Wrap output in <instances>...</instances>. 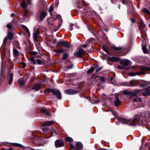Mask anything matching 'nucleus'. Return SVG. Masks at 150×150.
Instances as JSON below:
<instances>
[{
  "instance_id": "f257e3e1",
  "label": "nucleus",
  "mask_w": 150,
  "mask_h": 150,
  "mask_svg": "<svg viewBox=\"0 0 150 150\" xmlns=\"http://www.w3.org/2000/svg\"><path fill=\"white\" fill-rule=\"evenodd\" d=\"M46 90L49 92H52L53 94L55 95L58 99H61L62 98L61 93L59 90L51 89H47Z\"/></svg>"
},
{
  "instance_id": "f03ea898",
  "label": "nucleus",
  "mask_w": 150,
  "mask_h": 150,
  "mask_svg": "<svg viewBox=\"0 0 150 150\" xmlns=\"http://www.w3.org/2000/svg\"><path fill=\"white\" fill-rule=\"evenodd\" d=\"M140 91V90H138L137 89L135 90L134 91L131 95L130 96V99L132 100H133V101L134 102H141V99L136 96L137 94Z\"/></svg>"
},
{
  "instance_id": "7ed1b4c3",
  "label": "nucleus",
  "mask_w": 150,
  "mask_h": 150,
  "mask_svg": "<svg viewBox=\"0 0 150 150\" xmlns=\"http://www.w3.org/2000/svg\"><path fill=\"white\" fill-rule=\"evenodd\" d=\"M137 119L136 117H134L133 119H130L128 120H124V121L122 122V123L123 124H128L131 125H134V122Z\"/></svg>"
},
{
  "instance_id": "20e7f679",
  "label": "nucleus",
  "mask_w": 150,
  "mask_h": 150,
  "mask_svg": "<svg viewBox=\"0 0 150 150\" xmlns=\"http://www.w3.org/2000/svg\"><path fill=\"white\" fill-rule=\"evenodd\" d=\"M61 45L65 47L68 48L71 47V45L67 42H66L64 40L59 41L57 43V45Z\"/></svg>"
},
{
  "instance_id": "39448f33",
  "label": "nucleus",
  "mask_w": 150,
  "mask_h": 150,
  "mask_svg": "<svg viewBox=\"0 0 150 150\" xmlns=\"http://www.w3.org/2000/svg\"><path fill=\"white\" fill-rule=\"evenodd\" d=\"M85 53V51L83 49L80 48L79 51L74 53V54L77 57H81L82 55Z\"/></svg>"
},
{
  "instance_id": "423d86ee",
  "label": "nucleus",
  "mask_w": 150,
  "mask_h": 150,
  "mask_svg": "<svg viewBox=\"0 0 150 150\" xmlns=\"http://www.w3.org/2000/svg\"><path fill=\"white\" fill-rule=\"evenodd\" d=\"M65 93L69 95H73L77 93L76 91L72 89H69L64 91Z\"/></svg>"
},
{
  "instance_id": "0eeeda50",
  "label": "nucleus",
  "mask_w": 150,
  "mask_h": 150,
  "mask_svg": "<svg viewBox=\"0 0 150 150\" xmlns=\"http://www.w3.org/2000/svg\"><path fill=\"white\" fill-rule=\"evenodd\" d=\"M55 144L56 147H60L63 146L64 143L62 141L57 140L55 142Z\"/></svg>"
},
{
  "instance_id": "6e6552de",
  "label": "nucleus",
  "mask_w": 150,
  "mask_h": 150,
  "mask_svg": "<svg viewBox=\"0 0 150 150\" xmlns=\"http://www.w3.org/2000/svg\"><path fill=\"white\" fill-rule=\"evenodd\" d=\"M120 64L124 66H127L130 63V61L127 59H123L120 62Z\"/></svg>"
},
{
  "instance_id": "1a4fd4ad",
  "label": "nucleus",
  "mask_w": 150,
  "mask_h": 150,
  "mask_svg": "<svg viewBox=\"0 0 150 150\" xmlns=\"http://www.w3.org/2000/svg\"><path fill=\"white\" fill-rule=\"evenodd\" d=\"M40 32L39 29H37L36 31H35L33 33V38L34 41H37V38L39 37Z\"/></svg>"
},
{
  "instance_id": "9d476101",
  "label": "nucleus",
  "mask_w": 150,
  "mask_h": 150,
  "mask_svg": "<svg viewBox=\"0 0 150 150\" xmlns=\"http://www.w3.org/2000/svg\"><path fill=\"white\" fill-rule=\"evenodd\" d=\"M145 90L146 91L142 93V95L144 96L150 95V92L149 91L150 90V87H148L147 88H146Z\"/></svg>"
},
{
  "instance_id": "9b49d317",
  "label": "nucleus",
  "mask_w": 150,
  "mask_h": 150,
  "mask_svg": "<svg viewBox=\"0 0 150 150\" xmlns=\"http://www.w3.org/2000/svg\"><path fill=\"white\" fill-rule=\"evenodd\" d=\"M47 15V13L44 11H42L40 13V21H42L45 18Z\"/></svg>"
},
{
  "instance_id": "f8f14e48",
  "label": "nucleus",
  "mask_w": 150,
  "mask_h": 150,
  "mask_svg": "<svg viewBox=\"0 0 150 150\" xmlns=\"http://www.w3.org/2000/svg\"><path fill=\"white\" fill-rule=\"evenodd\" d=\"M120 103V101L117 98V96H116L115 99L114 100V105L115 106H118L119 105Z\"/></svg>"
},
{
  "instance_id": "ddd939ff",
  "label": "nucleus",
  "mask_w": 150,
  "mask_h": 150,
  "mask_svg": "<svg viewBox=\"0 0 150 150\" xmlns=\"http://www.w3.org/2000/svg\"><path fill=\"white\" fill-rule=\"evenodd\" d=\"M13 55L14 57H18L20 55V53L18 50L15 48L13 50Z\"/></svg>"
},
{
  "instance_id": "4468645a",
  "label": "nucleus",
  "mask_w": 150,
  "mask_h": 150,
  "mask_svg": "<svg viewBox=\"0 0 150 150\" xmlns=\"http://www.w3.org/2000/svg\"><path fill=\"white\" fill-rule=\"evenodd\" d=\"M54 122V121H47L45 122L44 123H43L42 125V126H49L52 125Z\"/></svg>"
},
{
  "instance_id": "2eb2a0df",
  "label": "nucleus",
  "mask_w": 150,
  "mask_h": 150,
  "mask_svg": "<svg viewBox=\"0 0 150 150\" xmlns=\"http://www.w3.org/2000/svg\"><path fill=\"white\" fill-rule=\"evenodd\" d=\"M40 83H38L35 84V86L32 88V89H35L36 91H38L40 89Z\"/></svg>"
},
{
  "instance_id": "dca6fc26",
  "label": "nucleus",
  "mask_w": 150,
  "mask_h": 150,
  "mask_svg": "<svg viewBox=\"0 0 150 150\" xmlns=\"http://www.w3.org/2000/svg\"><path fill=\"white\" fill-rule=\"evenodd\" d=\"M80 10L83 13H86L87 12H88L89 11V9L87 8L86 7H84L83 8H80Z\"/></svg>"
},
{
  "instance_id": "f3484780",
  "label": "nucleus",
  "mask_w": 150,
  "mask_h": 150,
  "mask_svg": "<svg viewBox=\"0 0 150 150\" xmlns=\"http://www.w3.org/2000/svg\"><path fill=\"white\" fill-rule=\"evenodd\" d=\"M75 147L77 149H79L82 148L83 145L81 142H77L76 143Z\"/></svg>"
},
{
  "instance_id": "a211bd4d",
  "label": "nucleus",
  "mask_w": 150,
  "mask_h": 150,
  "mask_svg": "<svg viewBox=\"0 0 150 150\" xmlns=\"http://www.w3.org/2000/svg\"><path fill=\"white\" fill-rule=\"evenodd\" d=\"M120 59L118 57H112L110 58V60L114 62H117L119 61Z\"/></svg>"
},
{
  "instance_id": "6ab92c4d",
  "label": "nucleus",
  "mask_w": 150,
  "mask_h": 150,
  "mask_svg": "<svg viewBox=\"0 0 150 150\" xmlns=\"http://www.w3.org/2000/svg\"><path fill=\"white\" fill-rule=\"evenodd\" d=\"M41 112L42 113H44L46 115H50V114L47 110L45 109H42L41 110Z\"/></svg>"
},
{
  "instance_id": "aec40b11",
  "label": "nucleus",
  "mask_w": 150,
  "mask_h": 150,
  "mask_svg": "<svg viewBox=\"0 0 150 150\" xmlns=\"http://www.w3.org/2000/svg\"><path fill=\"white\" fill-rule=\"evenodd\" d=\"M113 49L115 50L116 51H120V50H124V48L122 47H113Z\"/></svg>"
},
{
  "instance_id": "412c9836",
  "label": "nucleus",
  "mask_w": 150,
  "mask_h": 150,
  "mask_svg": "<svg viewBox=\"0 0 150 150\" xmlns=\"http://www.w3.org/2000/svg\"><path fill=\"white\" fill-rule=\"evenodd\" d=\"M64 50L60 48L58 50H57L54 51V52L57 54H60L63 52Z\"/></svg>"
},
{
  "instance_id": "4be33fe9",
  "label": "nucleus",
  "mask_w": 150,
  "mask_h": 150,
  "mask_svg": "<svg viewBox=\"0 0 150 150\" xmlns=\"http://www.w3.org/2000/svg\"><path fill=\"white\" fill-rule=\"evenodd\" d=\"M21 6L23 8H25L27 7V4L24 1H23L21 4Z\"/></svg>"
},
{
  "instance_id": "5701e85b",
  "label": "nucleus",
  "mask_w": 150,
  "mask_h": 150,
  "mask_svg": "<svg viewBox=\"0 0 150 150\" xmlns=\"http://www.w3.org/2000/svg\"><path fill=\"white\" fill-rule=\"evenodd\" d=\"M123 93L124 94V95H130L131 94V95L132 94V93H132V92L128 91H123Z\"/></svg>"
},
{
  "instance_id": "b1692460",
  "label": "nucleus",
  "mask_w": 150,
  "mask_h": 150,
  "mask_svg": "<svg viewBox=\"0 0 150 150\" xmlns=\"http://www.w3.org/2000/svg\"><path fill=\"white\" fill-rule=\"evenodd\" d=\"M129 74L131 76H134L136 75H139L140 74V73L138 72H131Z\"/></svg>"
},
{
  "instance_id": "393cba45",
  "label": "nucleus",
  "mask_w": 150,
  "mask_h": 150,
  "mask_svg": "<svg viewBox=\"0 0 150 150\" xmlns=\"http://www.w3.org/2000/svg\"><path fill=\"white\" fill-rule=\"evenodd\" d=\"M94 67H92L90 69H88L87 71V74H90L92 73L94 71Z\"/></svg>"
},
{
  "instance_id": "a878e982",
  "label": "nucleus",
  "mask_w": 150,
  "mask_h": 150,
  "mask_svg": "<svg viewBox=\"0 0 150 150\" xmlns=\"http://www.w3.org/2000/svg\"><path fill=\"white\" fill-rule=\"evenodd\" d=\"M142 10V11L143 12H144L147 14H148L149 15H150V11L146 8H143Z\"/></svg>"
},
{
  "instance_id": "bb28decb",
  "label": "nucleus",
  "mask_w": 150,
  "mask_h": 150,
  "mask_svg": "<svg viewBox=\"0 0 150 150\" xmlns=\"http://www.w3.org/2000/svg\"><path fill=\"white\" fill-rule=\"evenodd\" d=\"M13 38V35L11 32H9L8 34V39L11 40Z\"/></svg>"
},
{
  "instance_id": "cd10ccee",
  "label": "nucleus",
  "mask_w": 150,
  "mask_h": 150,
  "mask_svg": "<svg viewBox=\"0 0 150 150\" xmlns=\"http://www.w3.org/2000/svg\"><path fill=\"white\" fill-rule=\"evenodd\" d=\"M87 49L88 51L89 52H91L93 50V48L92 46L91 45H88Z\"/></svg>"
},
{
  "instance_id": "c85d7f7f",
  "label": "nucleus",
  "mask_w": 150,
  "mask_h": 150,
  "mask_svg": "<svg viewBox=\"0 0 150 150\" xmlns=\"http://www.w3.org/2000/svg\"><path fill=\"white\" fill-rule=\"evenodd\" d=\"M18 81L20 86L23 85L25 83V81L23 80H19Z\"/></svg>"
},
{
  "instance_id": "c756f323",
  "label": "nucleus",
  "mask_w": 150,
  "mask_h": 150,
  "mask_svg": "<svg viewBox=\"0 0 150 150\" xmlns=\"http://www.w3.org/2000/svg\"><path fill=\"white\" fill-rule=\"evenodd\" d=\"M65 140L66 141L69 142H71L73 141V139L69 137H68L65 138Z\"/></svg>"
},
{
  "instance_id": "7c9ffc66",
  "label": "nucleus",
  "mask_w": 150,
  "mask_h": 150,
  "mask_svg": "<svg viewBox=\"0 0 150 150\" xmlns=\"http://www.w3.org/2000/svg\"><path fill=\"white\" fill-rule=\"evenodd\" d=\"M68 54L67 53H65L64 54L62 59L63 60L65 59L68 57Z\"/></svg>"
},
{
  "instance_id": "2f4dec72",
  "label": "nucleus",
  "mask_w": 150,
  "mask_h": 150,
  "mask_svg": "<svg viewBox=\"0 0 150 150\" xmlns=\"http://www.w3.org/2000/svg\"><path fill=\"white\" fill-rule=\"evenodd\" d=\"M53 10V6L52 5H51L49 8L48 11L50 13H52V12Z\"/></svg>"
},
{
  "instance_id": "473e14b6",
  "label": "nucleus",
  "mask_w": 150,
  "mask_h": 150,
  "mask_svg": "<svg viewBox=\"0 0 150 150\" xmlns=\"http://www.w3.org/2000/svg\"><path fill=\"white\" fill-rule=\"evenodd\" d=\"M142 49L143 51V52L144 53H146L147 52V50L146 48V46H142Z\"/></svg>"
},
{
  "instance_id": "72a5a7b5",
  "label": "nucleus",
  "mask_w": 150,
  "mask_h": 150,
  "mask_svg": "<svg viewBox=\"0 0 150 150\" xmlns=\"http://www.w3.org/2000/svg\"><path fill=\"white\" fill-rule=\"evenodd\" d=\"M30 60L31 62H33V64H36V61L34 60L33 57H32L30 58Z\"/></svg>"
},
{
  "instance_id": "f704fd0d",
  "label": "nucleus",
  "mask_w": 150,
  "mask_h": 150,
  "mask_svg": "<svg viewBox=\"0 0 150 150\" xmlns=\"http://www.w3.org/2000/svg\"><path fill=\"white\" fill-rule=\"evenodd\" d=\"M23 28H24V30H25L26 31V33H29V31L28 29V28H27V27L26 26H25V25H23Z\"/></svg>"
},
{
  "instance_id": "c9c22d12",
  "label": "nucleus",
  "mask_w": 150,
  "mask_h": 150,
  "mask_svg": "<svg viewBox=\"0 0 150 150\" xmlns=\"http://www.w3.org/2000/svg\"><path fill=\"white\" fill-rule=\"evenodd\" d=\"M97 77L99 78V76H97ZM100 80L102 82H104L105 81V78L102 76H101L100 77Z\"/></svg>"
},
{
  "instance_id": "e433bc0d",
  "label": "nucleus",
  "mask_w": 150,
  "mask_h": 150,
  "mask_svg": "<svg viewBox=\"0 0 150 150\" xmlns=\"http://www.w3.org/2000/svg\"><path fill=\"white\" fill-rule=\"evenodd\" d=\"M47 131L51 133H53L54 132V130L52 127H51L50 129L48 130Z\"/></svg>"
},
{
  "instance_id": "4c0bfd02",
  "label": "nucleus",
  "mask_w": 150,
  "mask_h": 150,
  "mask_svg": "<svg viewBox=\"0 0 150 150\" xmlns=\"http://www.w3.org/2000/svg\"><path fill=\"white\" fill-rule=\"evenodd\" d=\"M12 145L13 146L16 147H20L21 146V144L17 143H12Z\"/></svg>"
},
{
  "instance_id": "58836bf2",
  "label": "nucleus",
  "mask_w": 150,
  "mask_h": 150,
  "mask_svg": "<svg viewBox=\"0 0 150 150\" xmlns=\"http://www.w3.org/2000/svg\"><path fill=\"white\" fill-rule=\"evenodd\" d=\"M134 81H131L129 82V86H134L133 83Z\"/></svg>"
},
{
  "instance_id": "ea45409f",
  "label": "nucleus",
  "mask_w": 150,
  "mask_h": 150,
  "mask_svg": "<svg viewBox=\"0 0 150 150\" xmlns=\"http://www.w3.org/2000/svg\"><path fill=\"white\" fill-rule=\"evenodd\" d=\"M103 50L107 53V54H108V51L106 49V47L104 46L102 47Z\"/></svg>"
},
{
  "instance_id": "a19ab883",
  "label": "nucleus",
  "mask_w": 150,
  "mask_h": 150,
  "mask_svg": "<svg viewBox=\"0 0 150 150\" xmlns=\"http://www.w3.org/2000/svg\"><path fill=\"white\" fill-rule=\"evenodd\" d=\"M31 55H34L38 54V52H32L30 53Z\"/></svg>"
},
{
  "instance_id": "79ce46f5",
  "label": "nucleus",
  "mask_w": 150,
  "mask_h": 150,
  "mask_svg": "<svg viewBox=\"0 0 150 150\" xmlns=\"http://www.w3.org/2000/svg\"><path fill=\"white\" fill-rule=\"evenodd\" d=\"M73 67V64L69 65L67 68V69L68 70L70 69H72Z\"/></svg>"
},
{
  "instance_id": "37998d69",
  "label": "nucleus",
  "mask_w": 150,
  "mask_h": 150,
  "mask_svg": "<svg viewBox=\"0 0 150 150\" xmlns=\"http://www.w3.org/2000/svg\"><path fill=\"white\" fill-rule=\"evenodd\" d=\"M37 61L38 63L39 64H42V62L39 59H37Z\"/></svg>"
},
{
  "instance_id": "c03bdc74",
  "label": "nucleus",
  "mask_w": 150,
  "mask_h": 150,
  "mask_svg": "<svg viewBox=\"0 0 150 150\" xmlns=\"http://www.w3.org/2000/svg\"><path fill=\"white\" fill-rule=\"evenodd\" d=\"M6 26L8 28H9L10 29H11V24L10 23L8 24Z\"/></svg>"
},
{
  "instance_id": "a18cd8bd",
  "label": "nucleus",
  "mask_w": 150,
  "mask_h": 150,
  "mask_svg": "<svg viewBox=\"0 0 150 150\" xmlns=\"http://www.w3.org/2000/svg\"><path fill=\"white\" fill-rule=\"evenodd\" d=\"M150 69V68L149 67H144V71H148Z\"/></svg>"
},
{
  "instance_id": "49530a36",
  "label": "nucleus",
  "mask_w": 150,
  "mask_h": 150,
  "mask_svg": "<svg viewBox=\"0 0 150 150\" xmlns=\"http://www.w3.org/2000/svg\"><path fill=\"white\" fill-rule=\"evenodd\" d=\"M123 67L122 66H119L117 67V68L119 69H122L123 68Z\"/></svg>"
},
{
  "instance_id": "de8ad7c7",
  "label": "nucleus",
  "mask_w": 150,
  "mask_h": 150,
  "mask_svg": "<svg viewBox=\"0 0 150 150\" xmlns=\"http://www.w3.org/2000/svg\"><path fill=\"white\" fill-rule=\"evenodd\" d=\"M102 68V67H101L99 68H97L96 70V72H98L99 71H100Z\"/></svg>"
},
{
  "instance_id": "09e8293b",
  "label": "nucleus",
  "mask_w": 150,
  "mask_h": 150,
  "mask_svg": "<svg viewBox=\"0 0 150 150\" xmlns=\"http://www.w3.org/2000/svg\"><path fill=\"white\" fill-rule=\"evenodd\" d=\"M9 79H13V74L12 73H11L10 75V78Z\"/></svg>"
},
{
  "instance_id": "8fccbe9b",
  "label": "nucleus",
  "mask_w": 150,
  "mask_h": 150,
  "mask_svg": "<svg viewBox=\"0 0 150 150\" xmlns=\"http://www.w3.org/2000/svg\"><path fill=\"white\" fill-rule=\"evenodd\" d=\"M12 79H9V81L8 82L9 84L10 85L12 81Z\"/></svg>"
},
{
  "instance_id": "3c124183",
  "label": "nucleus",
  "mask_w": 150,
  "mask_h": 150,
  "mask_svg": "<svg viewBox=\"0 0 150 150\" xmlns=\"http://www.w3.org/2000/svg\"><path fill=\"white\" fill-rule=\"evenodd\" d=\"M130 20H131V22H132V23H134L135 22V20L134 18H131L130 19Z\"/></svg>"
},
{
  "instance_id": "603ef678",
  "label": "nucleus",
  "mask_w": 150,
  "mask_h": 150,
  "mask_svg": "<svg viewBox=\"0 0 150 150\" xmlns=\"http://www.w3.org/2000/svg\"><path fill=\"white\" fill-rule=\"evenodd\" d=\"M70 147L72 149L74 148V146L72 145V144H71V143L70 144Z\"/></svg>"
},
{
  "instance_id": "864d4df0",
  "label": "nucleus",
  "mask_w": 150,
  "mask_h": 150,
  "mask_svg": "<svg viewBox=\"0 0 150 150\" xmlns=\"http://www.w3.org/2000/svg\"><path fill=\"white\" fill-rule=\"evenodd\" d=\"M40 2H42V5H44L46 3L45 2V1H44L42 0H41L40 1Z\"/></svg>"
},
{
  "instance_id": "5fc2aeb1",
  "label": "nucleus",
  "mask_w": 150,
  "mask_h": 150,
  "mask_svg": "<svg viewBox=\"0 0 150 150\" xmlns=\"http://www.w3.org/2000/svg\"><path fill=\"white\" fill-rule=\"evenodd\" d=\"M7 40V38L6 37L3 40V42L4 43Z\"/></svg>"
},
{
  "instance_id": "6e6d98bb",
  "label": "nucleus",
  "mask_w": 150,
  "mask_h": 150,
  "mask_svg": "<svg viewBox=\"0 0 150 150\" xmlns=\"http://www.w3.org/2000/svg\"><path fill=\"white\" fill-rule=\"evenodd\" d=\"M87 46H88V45L87 44H86V45H82L81 46V47H87Z\"/></svg>"
},
{
  "instance_id": "4d7b16f0",
  "label": "nucleus",
  "mask_w": 150,
  "mask_h": 150,
  "mask_svg": "<svg viewBox=\"0 0 150 150\" xmlns=\"http://www.w3.org/2000/svg\"><path fill=\"white\" fill-rule=\"evenodd\" d=\"M28 3L29 4H30L31 3V1L32 0H28Z\"/></svg>"
},
{
  "instance_id": "13d9d810",
  "label": "nucleus",
  "mask_w": 150,
  "mask_h": 150,
  "mask_svg": "<svg viewBox=\"0 0 150 150\" xmlns=\"http://www.w3.org/2000/svg\"><path fill=\"white\" fill-rule=\"evenodd\" d=\"M56 40L55 39L53 40V43H56Z\"/></svg>"
},
{
  "instance_id": "bf43d9fd",
  "label": "nucleus",
  "mask_w": 150,
  "mask_h": 150,
  "mask_svg": "<svg viewBox=\"0 0 150 150\" xmlns=\"http://www.w3.org/2000/svg\"><path fill=\"white\" fill-rule=\"evenodd\" d=\"M42 130H43V131L44 132H46V131H47L46 130H45V128H43L42 129Z\"/></svg>"
},
{
  "instance_id": "052dcab7",
  "label": "nucleus",
  "mask_w": 150,
  "mask_h": 150,
  "mask_svg": "<svg viewBox=\"0 0 150 150\" xmlns=\"http://www.w3.org/2000/svg\"><path fill=\"white\" fill-rule=\"evenodd\" d=\"M113 78L112 77H111L110 78V81H112V80H113Z\"/></svg>"
},
{
  "instance_id": "680f3d73",
  "label": "nucleus",
  "mask_w": 150,
  "mask_h": 150,
  "mask_svg": "<svg viewBox=\"0 0 150 150\" xmlns=\"http://www.w3.org/2000/svg\"><path fill=\"white\" fill-rule=\"evenodd\" d=\"M6 150H12V148H10L8 149H6Z\"/></svg>"
},
{
  "instance_id": "e2e57ef3",
  "label": "nucleus",
  "mask_w": 150,
  "mask_h": 150,
  "mask_svg": "<svg viewBox=\"0 0 150 150\" xmlns=\"http://www.w3.org/2000/svg\"><path fill=\"white\" fill-rule=\"evenodd\" d=\"M140 86V87H142L144 86H145V85H141Z\"/></svg>"
},
{
  "instance_id": "0e129e2a",
  "label": "nucleus",
  "mask_w": 150,
  "mask_h": 150,
  "mask_svg": "<svg viewBox=\"0 0 150 150\" xmlns=\"http://www.w3.org/2000/svg\"><path fill=\"white\" fill-rule=\"evenodd\" d=\"M72 26V25H71V28H70L71 30H72L73 29Z\"/></svg>"
},
{
  "instance_id": "69168bd1",
  "label": "nucleus",
  "mask_w": 150,
  "mask_h": 150,
  "mask_svg": "<svg viewBox=\"0 0 150 150\" xmlns=\"http://www.w3.org/2000/svg\"><path fill=\"white\" fill-rule=\"evenodd\" d=\"M123 1V4H125V0H122Z\"/></svg>"
},
{
  "instance_id": "338daca9",
  "label": "nucleus",
  "mask_w": 150,
  "mask_h": 150,
  "mask_svg": "<svg viewBox=\"0 0 150 150\" xmlns=\"http://www.w3.org/2000/svg\"><path fill=\"white\" fill-rule=\"evenodd\" d=\"M141 25H142V26H143V27H144V24H142V23Z\"/></svg>"
},
{
  "instance_id": "774afa93",
  "label": "nucleus",
  "mask_w": 150,
  "mask_h": 150,
  "mask_svg": "<svg viewBox=\"0 0 150 150\" xmlns=\"http://www.w3.org/2000/svg\"><path fill=\"white\" fill-rule=\"evenodd\" d=\"M118 8H119V9H120V4H119L118 5Z\"/></svg>"
}]
</instances>
